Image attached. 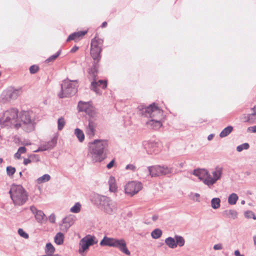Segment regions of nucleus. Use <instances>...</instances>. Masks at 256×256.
<instances>
[{
    "label": "nucleus",
    "instance_id": "f257e3e1",
    "mask_svg": "<svg viewBox=\"0 0 256 256\" xmlns=\"http://www.w3.org/2000/svg\"><path fill=\"white\" fill-rule=\"evenodd\" d=\"M108 147L106 140H95L88 144L87 157L93 163L100 162L106 158Z\"/></svg>",
    "mask_w": 256,
    "mask_h": 256
},
{
    "label": "nucleus",
    "instance_id": "f03ea898",
    "mask_svg": "<svg viewBox=\"0 0 256 256\" xmlns=\"http://www.w3.org/2000/svg\"><path fill=\"white\" fill-rule=\"evenodd\" d=\"M90 201L94 204L108 214L112 215L117 212L116 202L106 196L94 194L90 196Z\"/></svg>",
    "mask_w": 256,
    "mask_h": 256
},
{
    "label": "nucleus",
    "instance_id": "7ed1b4c3",
    "mask_svg": "<svg viewBox=\"0 0 256 256\" xmlns=\"http://www.w3.org/2000/svg\"><path fill=\"white\" fill-rule=\"evenodd\" d=\"M100 244L102 246H110L118 248L122 253L127 256L130 255V252L127 248V244L124 238H116L104 236Z\"/></svg>",
    "mask_w": 256,
    "mask_h": 256
},
{
    "label": "nucleus",
    "instance_id": "20e7f679",
    "mask_svg": "<svg viewBox=\"0 0 256 256\" xmlns=\"http://www.w3.org/2000/svg\"><path fill=\"white\" fill-rule=\"evenodd\" d=\"M9 194L15 206H22L28 200V192L21 185H12Z\"/></svg>",
    "mask_w": 256,
    "mask_h": 256
},
{
    "label": "nucleus",
    "instance_id": "39448f33",
    "mask_svg": "<svg viewBox=\"0 0 256 256\" xmlns=\"http://www.w3.org/2000/svg\"><path fill=\"white\" fill-rule=\"evenodd\" d=\"M20 122L16 124V128L22 127L26 132L34 130L35 122L34 114L31 112L22 111L20 114Z\"/></svg>",
    "mask_w": 256,
    "mask_h": 256
},
{
    "label": "nucleus",
    "instance_id": "423d86ee",
    "mask_svg": "<svg viewBox=\"0 0 256 256\" xmlns=\"http://www.w3.org/2000/svg\"><path fill=\"white\" fill-rule=\"evenodd\" d=\"M138 114L152 118L161 119L162 115V111L154 103L148 106L140 105L138 107Z\"/></svg>",
    "mask_w": 256,
    "mask_h": 256
},
{
    "label": "nucleus",
    "instance_id": "0eeeda50",
    "mask_svg": "<svg viewBox=\"0 0 256 256\" xmlns=\"http://www.w3.org/2000/svg\"><path fill=\"white\" fill-rule=\"evenodd\" d=\"M76 81H72L68 80H64L61 84V92L58 94L60 98L71 96L77 92Z\"/></svg>",
    "mask_w": 256,
    "mask_h": 256
},
{
    "label": "nucleus",
    "instance_id": "6e6552de",
    "mask_svg": "<svg viewBox=\"0 0 256 256\" xmlns=\"http://www.w3.org/2000/svg\"><path fill=\"white\" fill-rule=\"evenodd\" d=\"M18 110L12 108L5 111L0 118V122L6 124V126L14 125L18 124Z\"/></svg>",
    "mask_w": 256,
    "mask_h": 256
},
{
    "label": "nucleus",
    "instance_id": "1a4fd4ad",
    "mask_svg": "<svg viewBox=\"0 0 256 256\" xmlns=\"http://www.w3.org/2000/svg\"><path fill=\"white\" fill-rule=\"evenodd\" d=\"M148 169L152 177L164 176L172 172V168L166 166H148Z\"/></svg>",
    "mask_w": 256,
    "mask_h": 256
},
{
    "label": "nucleus",
    "instance_id": "9d476101",
    "mask_svg": "<svg viewBox=\"0 0 256 256\" xmlns=\"http://www.w3.org/2000/svg\"><path fill=\"white\" fill-rule=\"evenodd\" d=\"M98 240L96 237L90 234H88L80 240L79 242L78 252L82 254L86 250L88 249L90 246L94 245L98 242Z\"/></svg>",
    "mask_w": 256,
    "mask_h": 256
},
{
    "label": "nucleus",
    "instance_id": "9b49d317",
    "mask_svg": "<svg viewBox=\"0 0 256 256\" xmlns=\"http://www.w3.org/2000/svg\"><path fill=\"white\" fill-rule=\"evenodd\" d=\"M223 168L218 165L211 169L210 174L209 173V188L211 186L216 184L218 180H220Z\"/></svg>",
    "mask_w": 256,
    "mask_h": 256
},
{
    "label": "nucleus",
    "instance_id": "f8f14e48",
    "mask_svg": "<svg viewBox=\"0 0 256 256\" xmlns=\"http://www.w3.org/2000/svg\"><path fill=\"white\" fill-rule=\"evenodd\" d=\"M142 188V184L140 182H130L125 186L124 190L126 194L131 196L138 193Z\"/></svg>",
    "mask_w": 256,
    "mask_h": 256
},
{
    "label": "nucleus",
    "instance_id": "ddd939ff",
    "mask_svg": "<svg viewBox=\"0 0 256 256\" xmlns=\"http://www.w3.org/2000/svg\"><path fill=\"white\" fill-rule=\"evenodd\" d=\"M88 122V124L86 127L85 132L89 138H92L96 134L98 124L92 118H89Z\"/></svg>",
    "mask_w": 256,
    "mask_h": 256
},
{
    "label": "nucleus",
    "instance_id": "4468645a",
    "mask_svg": "<svg viewBox=\"0 0 256 256\" xmlns=\"http://www.w3.org/2000/svg\"><path fill=\"white\" fill-rule=\"evenodd\" d=\"M198 178L200 180L208 186V171L205 169H196L194 170L192 173Z\"/></svg>",
    "mask_w": 256,
    "mask_h": 256
},
{
    "label": "nucleus",
    "instance_id": "2eb2a0df",
    "mask_svg": "<svg viewBox=\"0 0 256 256\" xmlns=\"http://www.w3.org/2000/svg\"><path fill=\"white\" fill-rule=\"evenodd\" d=\"M74 223L72 216H68L62 220V224L60 225V229L62 231L66 232L71 226Z\"/></svg>",
    "mask_w": 256,
    "mask_h": 256
},
{
    "label": "nucleus",
    "instance_id": "dca6fc26",
    "mask_svg": "<svg viewBox=\"0 0 256 256\" xmlns=\"http://www.w3.org/2000/svg\"><path fill=\"white\" fill-rule=\"evenodd\" d=\"M106 86L107 82L106 81L104 80H99L96 82V78H95L91 83V89L96 93H98L99 90L97 88L98 86H102L103 89H105Z\"/></svg>",
    "mask_w": 256,
    "mask_h": 256
},
{
    "label": "nucleus",
    "instance_id": "f3484780",
    "mask_svg": "<svg viewBox=\"0 0 256 256\" xmlns=\"http://www.w3.org/2000/svg\"><path fill=\"white\" fill-rule=\"evenodd\" d=\"M21 94L20 89L9 90L6 92V98L8 100H15Z\"/></svg>",
    "mask_w": 256,
    "mask_h": 256
},
{
    "label": "nucleus",
    "instance_id": "a211bd4d",
    "mask_svg": "<svg viewBox=\"0 0 256 256\" xmlns=\"http://www.w3.org/2000/svg\"><path fill=\"white\" fill-rule=\"evenodd\" d=\"M102 48H92L90 50V55L94 62H99L100 60L101 56L100 53L102 52Z\"/></svg>",
    "mask_w": 256,
    "mask_h": 256
},
{
    "label": "nucleus",
    "instance_id": "6ab92c4d",
    "mask_svg": "<svg viewBox=\"0 0 256 256\" xmlns=\"http://www.w3.org/2000/svg\"><path fill=\"white\" fill-rule=\"evenodd\" d=\"M98 62H94L92 67L88 70V74L90 78L94 80L96 78L98 69L99 68Z\"/></svg>",
    "mask_w": 256,
    "mask_h": 256
},
{
    "label": "nucleus",
    "instance_id": "aec40b11",
    "mask_svg": "<svg viewBox=\"0 0 256 256\" xmlns=\"http://www.w3.org/2000/svg\"><path fill=\"white\" fill-rule=\"evenodd\" d=\"M160 119L152 118L146 122V124L154 130H158L162 126V124L160 120Z\"/></svg>",
    "mask_w": 256,
    "mask_h": 256
},
{
    "label": "nucleus",
    "instance_id": "412c9836",
    "mask_svg": "<svg viewBox=\"0 0 256 256\" xmlns=\"http://www.w3.org/2000/svg\"><path fill=\"white\" fill-rule=\"evenodd\" d=\"M86 31H80L78 32H74L70 34L68 38L66 41L69 42L72 40H77L80 38H82L86 34Z\"/></svg>",
    "mask_w": 256,
    "mask_h": 256
},
{
    "label": "nucleus",
    "instance_id": "4be33fe9",
    "mask_svg": "<svg viewBox=\"0 0 256 256\" xmlns=\"http://www.w3.org/2000/svg\"><path fill=\"white\" fill-rule=\"evenodd\" d=\"M222 214L224 216L232 219H236L238 217V212L234 210H224Z\"/></svg>",
    "mask_w": 256,
    "mask_h": 256
},
{
    "label": "nucleus",
    "instance_id": "5701e85b",
    "mask_svg": "<svg viewBox=\"0 0 256 256\" xmlns=\"http://www.w3.org/2000/svg\"><path fill=\"white\" fill-rule=\"evenodd\" d=\"M108 183L110 191L111 192H116L117 190V186L114 178L112 176H110L109 178Z\"/></svg>",
    "mask_w": 256,
    "mask_h": 256
},
{
    "label": "nucleus",
    "instance_id": "b1692460",
    "mask_svg": "<svg viewBox=\"0 0 256 256\" xmlns=\"http://www.w3.org/2000/svg\"><path fill=\"white\" fill-rule=\"evenodd\" d=\"M102 40L101 39H97L96 38H93L91 41V48H101Z\"/></svg>",
    "mask_w": 256,
    "mask_h": 256
},
{
    "label": "nucleus",
    "instance_id": "393cba45",
    "mask_svg": "<svg viewBox=\"0 0 256 256\" xmlns=\"http://www.w3.org/2000/svg\"><path fill=\"white\" fill-rule=\"evenodd\" d=\"M64 234L59 232L56 234L54 238V242L58 245H61L64 243Z\"/></svg>",
    "mask_w": 256,
    "mask_h": 256
},
{
    "label": "nucleus",
    "instance_id": "a878e982",
    "mask_svg": "<svg viewBox=\"0 0 256 256\" xmlns=\"http://www.w3.org/2000/svg\"><path fill=\"white\" fill-rule=\"evenodd\" d=\"M233 127L231 126H229L224 128L220 133V136L221 138H224L229 135L232 131Z\"/></svg>",
    "mask_w": 256,
    "mask_h": 256
},
{
    "label": "nucleus",
    "instance_id": "bb28decb",
    "mask_svg": "<svg viewBox=\"0 0 256 256\" xmlns=\"http://www.w3.org/2000/svg\"><path fill=\"white\" fill-rule=\"evenodd\" d=\"M165 243L170 248H176L175 239L172 237L167 238L165 240Z\"/></svg>",
    "mask_w": 256,
    "mask_h": 256
},
{
    "label": "nucleus",
    "instance_id": "cd10ccee",
    "mask_svg": "<svg viewBox=\"0 0 256 256\" xmlns=\"http://www.w3.org/2000/svg\"><path fill=\"white\" fill-rule=\"evenodd\" d=\"M35 218L38 222L42 223L46 220V216L42 211L39 210L34 215Z\"/></svg>",
    "mask_w": 256,
    "mask_h": 256
},
{
    "label": "nucleus",
    "instance_id": "c85d7f7f",
    "mask_svg": "<svg viewBox=\"0 0 256 256\" xmlns=\"http://www.w3.org/2000/svg\"><path fill=\"white\" fill-rule=\"evenodd\" d=\"M90 106V105L88 104V103L80 101L78 103V108L79 112H85Z\"/></svg>",
    "mask_w": 256,
    "mask_h": 256
},
{
    "label": "nucleus",
    "instance_id": "c756f323",
    "mask_svg": "<svg viewBox=\"0 0 256 256\" xmlns=\"http://www.w3.org/2000/svg\"><path fill=\"white\" fill-rule=\"evenodd\" d=\"M74 134L80 142H82L84 139V134L82 130L76 128L74 130Z\"/></svg>",
    "mask_w": 256,
    "mask_h": 256
},
{
    "label": "nucleus",
    "instance_id": "7c9ffc66",
    "mask_svg": "<svg viewBox=\"0 0 256 256\" xmlns=\"http://www.w3.org/2000/svg\"><path fill=\"white\" fill-rule=\"evenodd\" d=\"M238 197L235 193H232L228 197V203L230 205L235 204L238 200Z\"/></svg>",
    "mask_w": 256,
    "mask_h": 256
},
{
    "label": "nucleus",
    "instance_id": "2f4dec72",
    "mask_svg": "<svg viewBox=\"0 0 256 256\" xmlns=\"http://www.w3.org/2000/svg\"><path fill=\"white\" fill-rule=\"evenodd\" d=\"M252 110L253 112L251 114H248V118L245 120L246 122H253L255 120H256V107H254L252 108Z\"/></svg>",
    "mask_w": 256,
    "mask_h": 256
},
{
    "label": "nucleus",
    "instance_id": "473e14b6",
    "mask_svg": "<svg viewBox=\"0 0 256 256\" xmlns=\"http://www.w3.org/2000/svg\"><path fill=\"white\" fill-rule=\"evenodd\" d=\"M176 240V246H178L182 247L184 245L185 240L183 237L180 236L176 235L174 236Z\"/></svg>",
    "mask_w": 256,
    "mask_h": 256
},
{
    "label": "nucleus",
    "instance_id": "72a5a7b5",
    "mask_svg": "<svg viewBox=\"0 0 256 256\" xmlns=\"http://www.w3.org/2000/svg\"><path fill=\"white\" fill-rule=\"evenodd\" d=\"M55 252V248L51 243H48L46 244L45 248V252L50 256L51 254H53Z\"/></svg>",
    "mask_w": 256,
    "mask_h": 256
},
{
    "label": "nucleus",
    "instance_id": "f704fd0d",
    "mask_svg": "<svg viewBox=\"0 0 256 256\" xmlns=\"http://www.w3.org/2000/svg\"><path fill=\"white\" fill-rule=\"evenodd\" d=\"M58 136H54L46 144L50 150L53 148L57 143Z\"/></svg>",
    "mask_w": 256,
    "mask_h": 256
},
{
    "label": "nucleus",
    "instance_id": "c9c22d12",
    "mask_svg": "<svg viewBox=\"0 0 256 256\" xmlns=\"http://www.w3.org/2000/svg\"><path fill=\"white\" fill-rule=\"evenodd\" d=\"M220 200L219 198H213L211 200V206L214 209H218L220 207Z\"/></svg>",
    "mask_w": 256,
    "mask_h": 256
},
{
    "label": "nucleus",
    "instance_id": "e433bc0d",
    "mask_svg": "<svg viewBox=\"0 0 256 256\" xmlns=\"http://www.w3.org/2000/svg\"><path fill=\"white\" fill-rule=\"evenodd\" d=\"M162 235V231L159 228L154 230L151 232V236L153 238L158 239Z\"/></svg>",
    "mask_w": 256,
    "mask_h": 256
},
{
    "label": "nucleus",
    "instance_id": "4c0bfd02",
    "mask_svg": "<svg viewBox=\"0 0 256 256\" xmlns=\"http://www.w3.org/2000/svg\"><path fill=\"white\" fill-rule=\"evenodd\" d=\"M50 179V176L48 174H45L37 179L38 184H42L48 182Z\"/></svg>",
    "mask_w": 256,
    "mask_h": 256
},
{
    "label": "nucleus",
    "instance_id": "58836bf2",
    "mask_svg": "<svg viewBox=\"0 0 256 256\" xmlns=\"http://www.w3.org/2000/svg\"><path fill=\"white\" fill-rule=\"evenodd\" d=\"M86 114L88 115L92 119H93V118L96 116V112L94 110V108L93 106H90L88 108H87V110L85 112Z\"/></svg>",
    "mask_w": 256,
    "mask_h": 256
},
{
    "label": "nucleus",
    "instance_id": "ea45409f",
    "mask_svg": "<svg viewBox=\"0 0 256 256\" xmlns=\"http://www.w3.org/2000/svg\"><path fill=\"white\" fill-rule=\"evenodd\" d=\"M81 204L80 202H76L70 209V212L72 213H78L80 211Z\"/></svg>",
    "mask_w": 256,
    "mask_h": 256
},
{
    "label": "nucleus",
    "instance_id": "a19ab883",
    "mask_svg": "<svg viewBox=\"0 0 256 256\" xmlns=\"http://www.w3.org/2000/svg\"><path fill=\"white\" fill-rule=\"evenodd\" d=\"M66 122L64 118L61 117L58 120V128L59 130H61L64 127Z\"/></svg>",
    "mask_w": 256,
    "mask_h": 256
},
{
    "label": "nucleus",
    "instance_id": "79ce46f5",
    "mask_svg": "<svg viewBox=\"0 0 256 256\" xmlns=\"http://www.w3.org/2000/svg\"><path fill=\"white\" fill-rule=\"evenodd\" d=\"M250 148V145L248 143H244L236 147V150L238 152H240L244 150H248Z\"/></svg>",
    "mask_w": 256,
    "mask_h": 256
},
{
    "label": "nucleus",
    "instance_id": "37998d69",
    "mask_svg": "<svg viewBox=\"0 0 256 256\" xmlns=\"http://www.w3.org/2000/svg\"><path fill=\"white\" fill-rule=\"evenodd\" d=\"M244 216L247 218H253L256 220V216L254 214L251 210H246L244 213Z\"/></svg>",
    "mask_w": 256,
    "mask_h": 256
},
{
    "label": "nucleus",
    "instance_id": "c03bdc74",
    "mask_svg": "<svg viewBox=\"0 0 256 256\" xmlns=\"http://www.w3.org/2000/svg\"><path fill=\"white\" fill-rule=\"evenodd\" d=\"M61 50H59L56 54L51 56L48 59L46 60V62H49L56 60L60 54Z\"/></svg>",
    "mask_w": 256,
    "mask_h": 256
},
{
    "label": "nucleus",
    "instance_id": "a18cd8bd",
    "mask_svg": "<svg viewBox=\"0 0 256 256\" xmlns=\"http://www.w3.org/2000/svg\"><path fill=\"white\" fill-rule=\"evenodd\" d=\"M6 170L8 176H12L16 172V168L11 166H8L6 167Z\"/></svg>",
    "mask_w": 256,
    "mask_h": 256
},
{
    "label": "nucleus",
    "instance_id": "49530a36",
    "mask_svg": "<svg viewBox=\"0 0 256 256\" xmlns=\"http://www.w3.org/2000/svg\"><path fill=\"white\" fill-rule=\"evenodd\" d=\"M190 198L194 201L199 202L200 194L198 193H191L190 194Z\"/></svg>",
    "mask_w": 256,
    "mask_h": 256
},
{
    "label": "nucleus",
    "instance_id": "de8ad7c7",
    "mask_svg": "<svg viewBox=\"0 0 256 256\" xmlns=\"http://www.w3.org/2000/svg\"><path fill=\"white\" fill-rule=\"evenodd\" d=\"M18 234H20V236L22 237L25 238H28V234H26L24 230L22 228H19L18 230Z\"/></svg>",
    "mask_w": 256,
    "mask_h": 256
},
{
    "label": "nucleus",
    "instance_id": "09e8293b",
    "mask_svg": "<svg viewBox=\"0 0 256 256\" xmlns=\"http://www.w3.org/2000/svg\"><path fill=\"white\" fill-rule=\"evenodd\" d=\"M38 66L33 65L30 68V72L32 74H34L38 71Z\"/></svg>",
    "mask_w": 256,
    "mask_h": 256
},
{
    "label": "nucleus",
    "instance_id": "8fccbe9b",
    "mask_svg": "<svg viewBox=\"0 0 256 256\" xmlns=\"http://www.w3.org/2000/svg\"><path fill=\"white\" fill-rule=\"evenodd\" d=\"M48 220L51 223H54L56 221V216L54 214H51L48 217Z\"/></svg>",
    "mask_w": 256,
    "mask_h": 256
},
{
    "label": "nucleus",
    "instance_id": "3c124183",
    "mask_svg": "<svg viewBox=\"0 0 256 256\" xmlns=\"http://www.w3.org/2000/svg\"><path fill=\"white\" fill-rule=\"evenodd\" d=\"M136 166L133 165V164H128L126 167V170H130L132 171H134L136 170Z\"/></svg>",
    "mask_w": 256,
    "mask_h": 256
},
{
    "label": "nucleus",
    "instance_id": "603ef678",
    "mask_svg": "<svg viewBox=\"0 0 256 256\" xmlns=\"http://www.w3.org/2000/svg\"><path fill=\"white\" fill-rule=\"evenodd\" d=\"M114 162H115L114 159H113L110 162H109V163L106 165V168H107L108 169H110L111 168H112L114 166Z\"/></svg>",
    "mask_w": 256,
    "mask_h": 256
},
{
    "label": "nucleus",
    "instance_id": "864d4df0",
    "mask_svg": "<svg viewBox=\"0 0 256 256\" xmlns=\"http://www.w3.org/2000/svg\"><path fill=\"white\" fill-rule=\"evenodd\" d=\"M30 209L34 215L39 210L34 206H30Z\"/></svg>",
    "mask_w": 256,
    "mask_h": 256
},
{
    "label": "nucleus",
    "instance_id": "5fc2aeb1",
    "mask_svg": "<svg viewBox=\"0 0 256 256\" xmlns=\"http://www.w3.org/2000/svg\"><path fill=\"white\" fill-rule=\"evenodd\" d=\"M26 148L24 146L20 147L18 150V152H19L21 154H24L26 152Z\"/></svg>",
    "mask_w": 256,
    "mask_h": 256
},
{
    "label": "nucleus",
    "instance_id": "6e6d98bb",
    "mask_svg": "<svg viewBox=\"0 0 256 256\" xmlns=\"http://www.w3.org/2000/svg\"><path fill=\"white\" fill-rule=\"evenodd\" d=\"M248 130L252 132H256V126L248 127Z\"/></svg>",
    "mask_w": 256,
    "mask_h": 256
},
{
    "label": "nucleus",
    "instance_id": "4d7b16f0",
    "mask_svg": "<svg viewBox=\"0 0 256 256\" xmlns=\"http://www.w3.org/2000/svg\"><path fill=\"white\" fill-rule=\"evenodd\" d=\"M222 248V246L220 244H215L214 246V249L215 250H220Z\"/></svg>",
    "mask_w": 256,
    "mask_h": 256
},
{
    "label": "nucleus",
    "instance_id": "13d9d810",
    "mask_svg": "<svg viewBox=\"0 0 256 256\" xmlns=\"http://www.w3.org/2000/svg\"><path fill=\"white\" fill-rule=\"evenodd\" d=\"M40 147L42 149V151L50 150V149L48 148V146H47L46 144H44V145H42V146H40Z\"/></svg>",
    "mask_w": 256,
    "mask_h": 256
},
{
    "label": "nucleus",
    "instance_id": "bf43d9fd",
    "mask_svg": "<svg viewBox=\"0 0 256 256\" xmlns=\"http://www.w3.org/2000/svg\"><path fill=\"white\" fill-rule=\"evenodd\" d=\"M32 161L30 158H24V164L26 166L30 163Z\"/></svg>",
    "mask_w": 256,
    "mask_h": 256
},
{
    "label": "nucleus",
    "instance_id": "052dcab7",
    "mask_svg": "<svg viewBox=\"0 0 256 256\" xmlns=\"http://www.w3.org/2000/svg\"><path fill=\"white\" fill-rule=\"evenodd\" d=\"M152 218L153 221L156 222V220H158V215L154 214V215L152 216Z\"/></svg>",
    "mask_w": 256,
    "mask_h": 256
},
{
    "label": "nucleus",
    "instance_id": "680f3d73",
    "mask_svg": "<svg viewBox=\"0 0 256 256\" xmlns=\"http://www.w3.org/2000/svg\"><path fill=\"white\" fill-rule=\"evenodd\" d=\"M20 155L21 154L19 153L18 152H17L14 154V158L17 159H20Z\"/></svg>",
    "mask_w": 256,
    "mask_h": 256
},
{
    "label": "nucleus",
    "instance_id": "e2e57ef3",
    "mask_svg": "<svg viewBox=\"0 0 256 256\" xmlns=\"http://www.w3.org/2000/svg\"><path fill=\"white\" fill-rule=\"evenodd\" d=\"M78 48L76 46H74L70 50L71 52H76L78 50Z\"/></svg>",
    "mask_w": 256,
    "mask_h": 256
},
{
    "label": "nucleus",
    "instance_id": "0e129e2a",
    "mask_svg": "<svg viewBox=\"0 0 256 256\" xmlns=\"http://www.w3.org/2000/svg\"><path fill=\"white\" fill-rule=\"evenodd\" d=\"M234 255L236 256H240L242 254H240L238 250H236L234 251Z\"/></svg>",
    "mask_w": 256,
    "mask_h": 256
},
{
    "label": "nucleus",
    "instance_id": "69168bd1",
    "mask_svg": "<svg viewBox=\"0 0 256 256\" xmlns=\"http://www.w3.org/2000/svg\"><path fill=\"white\" fill-rule=\"evenodd\" d=\"M107 26V22H102V28H105Z\"/></svg>",
    "mask_w": 256,
    "mask_h": 256
},
{
    "label": "nucleus",
    "instance_id": "338daca9",
    "mask_svg": "<svg viewBox=\"0 0 256 256\" xmlns=\"http://www.w3.org/2000/svg\"><path fill=\"white\" fill-rule=\"evenodd\" d=\"M42 152V150L40 146L38 148V150L34 151V152Z\"/></svg>",
    "mask_w": 256,
    "mask_h": 256
},
{
    "label": "nucleus",
    "instance_id": "774afa93",
    "mask_svg": "<svg viewBox=\"0 0 256 256\" xmlns=\"http://www.w3.org/2000/svg\"><path fill=\"white\" fill-rule=\"evenodd\" d=\"M254 244L256 246V235L253 237Z\"/></svg>",
    "mask_w": 256,
    "mask_h": 256
}]
</instances>
